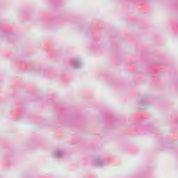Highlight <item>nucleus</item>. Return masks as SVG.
I'll return each mask as SVG.
<instances>
[{
	"label": "nucleus",
	"instance_id": "nucleus-1",
	"mask_svg": "<svg viewBox=\"0 0 178 178\" xmlns=\"http://www.w3.org/2000/svg\"><path fill=\"white\" fill-rule=\"evenodd\" d=\"M92 163L95 166H105V165H108V159L99 156L94 159Z\"/></svg>",
	"mask_w": 178,
	"mask_h": 178
},
{
	"label": "nucleus",
	"instance_id": "nucleus-2",
	"mask_svg": "<svg viewBox=\"0 0 178 178\" xmlns=\"http://www.w3.org/2000/svg\"><path fill=\"white\" fill-rule=\"evenodd\" d=\"M70 63L74 69H79L81 66H83V63H81V61L79 58H72Z\"/></svg>",
	"mask_w": 178,
	"mask_h": 178
},
{
	"label": "nucleus",
	"instance_id": "nucleus-3",
	"mask_svg": "<svg viewBox=\"0 0 178 178\" xmlns=\"http://www.w3.org/2000/svg\"><path fill=\"white\" fill-rule=\"evenodd\" d=\"M65 150L63 149H57L53 152L54 158H63L65 155Z\"/></svg>",
	"mask_w": 178,
	"mask_h": 178
},
{
	"label": "nucleus",
	"instance_id": "nucleus-4",
	"mask_svg": "<svg viewBox=\"0 0 178 178\" xmlns=\"http://www.w3.org/2000/svg\"><path fill=\"white\" fill-rule=\"evenodd\" d=\"M139 104L140 105H145L147 104V99H142L139 101Z\"/></svg>",
	"mask_w": 178,
	"mask_h": 178
}]
</instances>
